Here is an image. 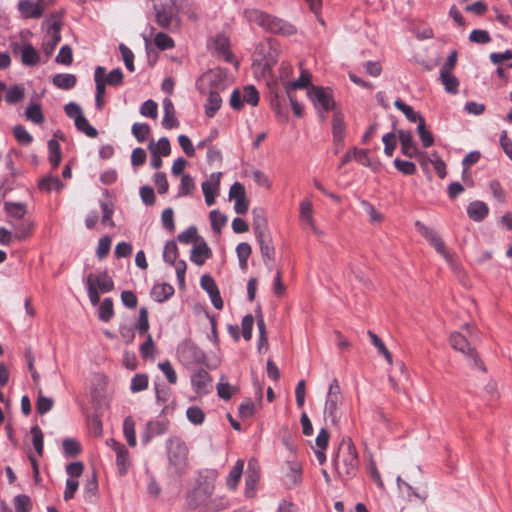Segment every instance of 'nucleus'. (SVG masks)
Returning <instances> with one entry per match:
<instances>
[{"mask_svg":"<svg viewBox=\"0 0 512 512\" xmlns=\"http://www.w3.org/2000/svg\"><path fill=\"white\" fill-rule=\"evenodd\" d=\"M18 10L25 19L40 18L44 11V1L38 0L37 2H33L31 0H20L18 2Z\"/></svg>","mask_w":512,"mask_h":512,"instance_id":"obj_14","label":"nucleus"},{"mask_svg":"<svg viewBox=\"0 0 512 512\" xmlns=\"http://www.w3.org/2000/svg\"><path fill=\"white\" fill-rule=\"evenodd\" d=\"M253 216V230L255 236H263L270 234L267 226V219L265 217V212L262 208H254L252 210Z\"/></svg>","mask_w":512,"mask_h":512,"instance_id":"obj_22","label":"nucleus"},{"mask_svg":"<svg viewBox=\"0 0 512 512\" xmlns=\"http://www.w3.org/2000/svg\"><path fill=\"white\" fill-rule=\"evenodd\" d=\"M259 246H260V252L263 257V261L265 264H267V261H271L274 258V247L272 245V239L270 234L258 236L256 237Z\"/></svg>","mask_w":512,"mask_h":512,"instance_id":"obj_28","label":"nucleus"},{"mask_svg":"<svg viewBox=\"0 0 512 512\" xmlns=\"http://www.w3.org/2000/svg\"><path fill=\"white\" fill-rule=\"evenodd\" d=\"M333 461L335 470L342 479H350L356 475L359 459L356 448L350 439L341 442Z\"/></svg>","mask_w":512,"mask_h":512,"instance_id":"obj_3","label":"nucleus"},{"mask_svg":"<svg viewBox=\"0 0 512 512\" xmlns=\"http://www.w3.org/2000/svg\"><path fill=\"white\" fill-rule=\"evenodd\" d=\"M396 481L399 489H402L403 487L406 488L408 498L413 496L420 499L422 502H425V500L427 499L428 494L426 491H416L408 482L404 481L400 476L397 477Z\"/></svg>","mask_w":512,"mask_h":512,"instance_id":"obj_49","label":"nucleus"},{"mask_svg":"<svg viewBox=\"0 0 512 512\" xmlns=\"http://www.w3.org/2000/svg\"><path fill=\"white\" fill-rule=\"evenodd\" d=\"M211 254V249L208 247L207 243L202 240L191 250L190 259L196 265L201 266L205 263L206 259L211 257Z\"/></svg>","mask_w":512,"mask_h":512,"instance_id":"obj_25","label":"nucleus"},{"mask_svg":"<svg viewBox=\"0 0 512 512\" xmlns=\"http://www.w3.org/2000/svg\"><path fill=\"white\" fill-rule=\"evenodd\" d=\"M62 446H63L64 454L68 457L77 456L81 452V445L75 439H71V438L64 439Z\"/></svg>","mask_w":512,"mask_h":512,"instance_id":"obj_54","label":"nucleus"},{"mask_svg":"<svg viewBox=\"0 0 512 512\" xmlns=\"http://www.w3.org/2000/svg\"><path fill=\"white\" fill-rule=\"evenodd\" d=\"M211 227L215 233H220L221 229L226 225L227 217L218 210L210 212Z\"/></svg>","mask_w":512,"mask_h":512,"instance_id":"obj_53","label":"nucleus"},{"mask_svg":"<svg viewBox=\"0 0 512 512\" xmlns=\"http://www.w3.org/2000/svg\"><path fill=\"white\" fill-rule=\"evenodd\" d=\"M210 382L211 377L205 369H199L191 376L192 386L198 394L207 393Z\"/></svg>","mask_w":512,"mask_h":512,"instance_id":"obj_21","label":"nucleus"},{"mask_svg":"<svg viewBox=\"0 0 512 512\" xmlns=\"http://www.w3.org/2000/svg\"><path fill=\"white\" fill-rule=\"evenodd\" d=\"M288 471L286 473V485L292 487L297 485L301 479V466L295 462H288Z\"/></svg>","mask_w":512,"mask_h":512,"instance_id":"obj_34","label":"nucleus"},{"mask_svg":"<svg viewBox=\"0 0 512 512\" xmlns=\"http://www.w3.org/2000/svg\"><path fill=\"white\" fill-rule=\"evenodd\" d=\"M179 354L183 359L187 360L188 362L199 363L203 361L205 357L204 352L198 346L191 342L184 343L179 348Z\"/></svg>","mask_w":512,"mask_h":512,"instance_id":"obj_20","label":"nucleus"},{"mask_svg":"<svg viewBox=\"0 0 512 512\" xmlns=\"http://www.w3.org/2000/svg\"><path fill=\"white\" fill-rule=\"evenodd\" d=\"M221 173H212L209 180H206L202 183V191L203 194H217L219 185H220V177Z\"/></svg>","mask_w":512,"mask_h":512,"instance_id":"obj_43","label":"nucleus"},{"mask_svg":"<svg viewBox=\"0 0 512 512\" xmlns=\"http://www.w3.org/2000/svg\"><path fill=\"white\" fill-rule=\"evenodd\" d=\"M169 462L177 470H182L187 464L188 448L178 438L169 439L167 442Z\"/></svg>","mask_w":512,"mask_h":512,"instance_id":"obj_8","label":"nucleus"},{"mask_svg":"<svg viewBox=\"0 0 512 512\" xmlns=\"http://www.w3.org/2000/svg\"><path fill=\"white\" fill-rule=\"evenodd\" d=\"M217 474L215 471L200 472L194 488L188 492L186 500L190 509H199L206 505L215 490Z\"/></svg>","mask_w":512,"mask_h":512,"instance_id":"obj_1","label":"nucleus"},{"mask_svg":"<svg viewBox=\"0 0 512 512\" xmlns=\"http://www.w3.org/2000/svg\"><path fill=\"white\" fill-rule=\"evenodd\" d=\"M200 285L208 293L213 306L218 310L222 309L223 300L214 279L210 275L205 274L200 279Z\"/></svg>","mask_w":512,"mask_h":512,"instance_id":"obj_15","label":"nucleus"},{"mask_svg":"<svg viewBox=\"0 0 512 512\" xmlns=\"http://www.w3.org/2000/svg\"><path fill=\"white\" fill-rule=\"evenodd\" d=\"M307 96L318 111L319 117L322 121L326 120L323 112L337 110L332 89L329 87L324 88L321 86H311L307 91Z\"/></svg>","mask_w":512,"mask_h":512,"instance_id":"obj_4","label":"nucleus"},{"mask_svg":"<svg viewBox=\"0 0 512 512\" xmlns=\"http://www.w3.org/2000/svg\"><path fill=\"white\" fill-rule=\"evenodd\" d=\"M14 54L19 55L21 62L25 66H35L40 61V56L37 50L31 44H15Z\"/></svg>","mask_w":512,"mask_h":512,"instance_id":"obj_16","label":"nucleus"},{"mask_svg":"<svg viewBox=\"0 0 512 512\" xmlns=\"http://www.w3.org/2000/svg\"><path fill=\"white\" fill-rule=\"evenodd\" d=\"M432 156L434 157V159H430L426 156V158L422 159V162L432 163L439 178H445L447 175L445 162L435 152L432 154Z\"/></svg>","mask_w":512,"mask_h":512,"instance_id":"obj_52","label":"nucleus"},{"mask_svg":"<svg viewBox=\"0 0 512 512\" xmlns=\"http://www.w3.org/2000/svg\"><path fill=\"white\" fill-rule=\"evenodd\" d=\"M398 138L401 144V152L409 158L420 157L421 160L426 158L425 153L418 150L416 143L413 140L412 133L410 131L398 130Z\"/></svg>","mask_w":512,"mask_h":512,"instance_id":"obj_12","label":"nucleus"},{"mask_svg":"<svg viewBox=\"0 0 512 512\" xmlns=\"http://www.w3.org/2000/svg\"><path fill=\"white\" fill-rule=\"evenodd\" d=\"M259 464L254 458L248 461L247 472L245 477L246 495L251 496L255 491L256 485L259 480Z\"/></svg>","mask_w":512,"mask_h":512,"instance_id":"obj_18","label":"nucleus"},{"mask_svg":"<svg viewBox=\"0 0 512 512\" xmlns=\"http://www.w3.org/2000/svg\"><path fill=\"white\" fill-rule=\"evenodd\" d=\"M86 286L91 285L101 293H108L114 289V281L107 271L97 274L90 273L85 280Z\"/></svg>","mask_w":512,"mask_h":512,"instance_id":"obj_13","label":"nucleus"},{"mask_svg":"<svg viewBox=\"0 0 512 512\" xmlns=\"http://www.w3.org/2000/svg\"><path fill=\"white\" fill-rule=\"evenodd\" d=\"M25 96V88L22 84H15L7 89L5 101L8 104H16Z\"/></svg>","mask_w":512,"mask_h":512,"instance_id":"obj_35","label":"nucleus"},{"mask_svg":"<svg viewBox=\"0 0 512 512\" xmlns=\"http://www.w3.org/2000/svg\"><path fill=\"white\" fill-rule=\"evenodd\" d=\"M61 23L56 19L47 21L46 35L42 44L46 55H51L57 44L61 41Z\"/></svg>","mask_w":512,"mask_h":512,"instance_id":"obj_9","label":"nucleus"},{"mask_svg":"<svg viewBox=\"0 0 512 512\" xmlns=\"http://www.w3.org/2000/svg\"><path fill=\"white\" fill-rule=\"evenodd\" d=\"M244 17L248 22L257 24L269 33L284 36L296 33V28L292 24L255 8L246 9L244 11Z\"/></svg>","mask_w":512,"mask_h":512,"instance_id":"obj_2","label":"nucleus"},{"mask_svg":"<svg viewBox=\"0 0 512 512\" xmlns=\"http://www.w3.org/2000/svg\"><path fill=\"white\" fill-rule=\"evenodd\" d=\"M74 123L77 130L85 133L88 137L95 138L98 135V131L96 130V128L89 124L88 120L84 115L78 116Z\"/></svg>","mask_w":512,"mask_h":512,"instance_id":"obj_46","label":"nucleus"},{"mask_svg":"<svg viewBox=\"0 0 512 512\" xmlns=\"http://www.w3.org/2000/svg\"><path fill=\"white\" fill-rule=\"evenodd\" d=\"M415 226L417 230L421 233V235L430 242V244L435 248V250L440 255H442L446 259V261L451 262L452 257L450 253L447 251L444 242L437 235V233L420 221H416Z\"/></svg>","mask_w":512,"mask_h":512,"instance_id":"obj_10","label":"nucleus"},{"mask_svg":"<svg viewBox=\"0 0 512 512\" xmlns=\"http://www.w3.org/2000/svg\"><path fill=\"white\" fill-rule=\"evenodd\" d=\"M300 219L310 226L315 233H318L312 217V203L308 200L302 201L300 204Z\"/></svg>","mask_w":512,"mask_h":512,"instance_id":"obj_36","label":"nucleus"},{"mask_svg":"<svg viewBox=\"0 0 512 512\" xmlns=\"http://www.w3.org/2000/svg\"><path fill=\"white\" fill-rule=\"evenodd\" d=\"M178 257V247L175 241H168L163 250V259L166 263L170 265H174L177 262Z\"/></svg>","mask_w":512,"mask_h":512,"instance_id":"obj_45","label":"nucleus"},{"mask_svg":"<svg viewBox=\"0 0 512 512\" xmlns=\"http://www.w3.org/2000/svg\"><path fill=\"white\" fill-rule=\"evenodd\" d=\"M105 68L102 66H97L94 72V80L96 86V94L95 96L104 97L105 94V86L107 85L104 81Z\"/></svg>","mask_w":512,"mask_h":512,"instance_id":"obj_47","label":"nucleus"},{"mask_svg":"<svg viewBox=\"0 0 512 512\" xmlns=\"http://www.w3.org/2000/svg\"><path fill=\"white\" fill-rule=\"evenodd\" d=\"M13 133L15 139L21 144V145H29L33 141V137L31 134L22 126V125H16L13 128Z\"/></svg>","mask_w":512,"mask_h":512,"instance_id":"obj_62","label":"nucleus"},{"mask_svg":"<svg viewBox=\"0 0 512 512\" xmlns=\"http://www.w3.org/2000/svg\"><path fill=\"white\" fill-rule=\"evenodd\" d=\"M100 207H101L102 214H103L102 220H101L102 224L107 225L109 227H114L115 223L112 220V215L114 213L113 204L110 202L101 201Z\"/></svg>","mask_w":512,"mask_h":512,"instance_id":"obj_56","label":"nucleus"},{"mask_svg":"<svg viewBox=\"0 0 512 512\" xmlns=\"http://www.w3.org/2000/svg\"><path fill=\"white\" fill-rule=\"evenodd\" d=\"M5 211L10 217L21 219L26 214V205L19 202H6L4 205Z\"/></svg>","mask_w":512,"mask_h":512,"instance_id":"obj_42","label":"nucleus"},{"mask_svg":"<svg viewBox=\"0 0 512 512\" xmlns=\"http://www.w3.org/2000/svg\"><path fill=\"white\" fill-rule=\"evenodd\" d=\"M440 81L444 85V89L449 94H457L459 91V80L451 72L440 70Z\"/></svg>","mask_w":512,"mask_h":512,"instance_id":"obj_30","label":"nucleus"},{"mask_svg":"<svg viewBox=\"0 0 512 512\" xmlns=\"http://www.w3.org/2000/svg\"><path fill=\"white\" fill-rule=\"evenodd\" d=\"M488 213L489 208L483 201H472L467 207L468 217L475 222H481L484 220Z\"/></svg>","mask_w":512,"mask_h":512,"instance_id":"obj_23","label":"nucleus"},{"mask_svg":"<svg viewBox=\"0 0 512 512\" xmlns=\"http://www.w3.org/2000/svg\"><path fill=\"white\" fill-rule=\"evenodd\" d=\"M342 403L341 389L338 380L334 378L328 388V393L325 402L324 414L333 425L339 423L341 412L340 405Z\"/></svg>","mask_w":512,"mask_h":512,"instance_id":"obj_6","label":"nucleus"},{"mask_svg":"<svg viewBox=\"0 0 512 512\" xmlns=\"http://www.w3.org/2000/svg\"><path fill=\"white\" fill-rule=\"evenodd\" d=\"M243 468L244 461L239 459L230 470L226 483L231 490H235L237 488L238 482L243 473Z\"/></svg>","mask_w":512,"mask_h":512,"instance_id":"obj_33","label":"nucleus"},{"mask_svg":"<svg viewBox=\"0 0 512 512\" xmlns=\"http://www.w3.org/2000/svg\"><path fill=\"white\" fill-rule=\"evenodd\" d=\"M230 502L224 496H217L207 501L206 505L199 512H221L227 508H229Z\"/></svg>","mask_w":512,"mask_h":512,"instance_id":"obj_29","label":"nucleus"},{"mask_svg":"<svg viewBox=\"0 0 512 512\" xmlns=\"http://www.w3.org/2000/svg\"><path fill=\"white\" fill-rule=\"evenodd\" d=\"M164 116L162 126L165 129H172L179 126V121L175 117V108L173 102L169 98L163 100Z\"/></svg>","mask_w":512,"mask_h":512,"instance_id":"obj_24","label":"nucleus"},{"mask_svg":"<svg viewBox=\"0 0 512 512\" xmlns=\"http://www.w3.org/2000/svg\"><path fill=\"white\" fill-rule=\"evenodd\" d=\"M394 106L400 110L410 122H420V119H424L421 115L416 113L413 108L405 104L402 100L397 99L394 102Z\"/></svg>","mask_w":512,"mask_h":512,"instance_id":"obj_41","label":"nucleus"},{"mask_svg":"<svg viewBox=\"0 0 512 512\" xmlns=\"http://www.w3.org/2000/svg\"><path fill=\"white\" fill-rule=\"evenodd\" d=\"M450 345L453 349L464 354L471 360V366L479 368L481 371L486 372V367L478 357L475 349L471 347L468 340L459 332H453L449 338Z\"/></svg>","mask_w":512,"mask_h":512,"instance_id":"obj_7","label":"nucleus"},{"mask_svg":"<svg viewBox=\"0 0 512 512\" xmlns=\"http://www.w3.org/2000/svg\"><path fill=\"white\" fill-rule=\"evenodd\" d=\"M131 131L136 140L142 143L150 134V127L146 123H134Z\"/></svg>","mask_w":512,"mask_h":512,"instance_id":"obj_58","label":"nucleus"},{"mask_svg":"<svg viewBox=\"0 0 512 512\" xmlns=\"http://www.w3.org/2000/svg\"><path fill=\"white\" fill-rule=\"evenodd\" d=\"M114 316L113 301L111 298H105L98 310V318L103 322H108Z\"/></svg>","mask_w":512,"mask_h":512,"instance_id":"obj_39","label":"nucleus"},{"mask_svg":"<svg viewBox=\"0 0 512 512\" xmlns=\"http://www.w3.org/2000/svg\"><path fill=\"white\" fill-rule=\"evenodd\" d=\"M149 150L150 152L154 150L156 154L164 157L169 156L171 153L170 141L167 137H161L156 144L154 142L149 144Z\"/></svg>","mask_w":512,"mask_h":512,"instance_id":"obj_40","label":"nucleus"},{"mask_svg":"<svg viewBox=\"0 0 512 512\" xmlns=\"http://www.w3.org/2000/svg\"><path fill=\"white\" fill-rule=\"evenodd\" d=\"M151 293L155 301L162 303L174 294V288L168 283L157 284L152 288Z\"/></svg>","mask_w":512,"mask_h":512,"instance_id":"obj_32","label":"nucleus"},{"mask_svg":"<svg viewBox=\"0 0 512 512\" xmlns=\"http://www.w3.org/2000/svg\"><path fill=\"white\" fill-rule=\"evenodd\" d=\"M64 184L57 176H47L40 180L39 188L42 191L50 192L52 190H61Z\"/></svg>","mask_w":512,"mask_h":512,"instance_id":"obj_37","label":"nucleus"},{"mask_svg":"<svg viewBox=\"0 0 512 512\" xmlns=\"http://www.w3.org/2000/svg\"><path fill=\"white\" fill-rule=\"evenodd\" d=\"M25 116L35 124H42L44 122V115L42 113L41 106L38 103L30 104L26 108Z\"/></svg>","mask_w":512,"mask_h":512,"instance_id":"obj_44","label":"nucleus"},{"mask_svg":"<svg viewBox=\"0 0 512 512\" xmlns=\"http://www.w3.org/2000/svg\"><path fill=\"white\" fill-rule=\"evenodd\" d=\"M112 449L116 453V464L120 475H125L130 466L129 452L127 448L114 440H112Z\"/></svg>","mask_w":512,"mask_h":512,"instance_id":"obj_19","label":"nucleus"},{"mask_svg":"<svg viewBox=\"0 0 512 512\" xmlns=\"http://www.w3.org/2000/svg\"><path fill=\"white\" fill-rule=\"evenodd\" d=\"M30 433L32 434V443L36 453L42 456L44 451L42 430L38 426H33Z\"/></svg>","mask_w":512,"mask_h":512,"instance_id":"obj_51","label":"nucleus"},{"mask_svg":"<svg viewBox=\"0 0 512 512\" xmlns=\"http://www.w3.org/2000/svg\"><path fill=\"white\" fill-rule=\"evenodd\" d=\"M186 415L188 420L194 425H200L204 422L205 414L198 406H191L187 409Z\"/></svg>","mask_w":512,"mask_h":512,"instance_id":"obj_64","label":"nucleus"},{"mask_svg":"<svg viewBox=\"0 0 512 512\" xmlns=\"http://www.w3.org/2000/svg\"><path fill=\"white\" fill-rule=\"evenodd\" d=\"M243 100L251 106H257L259 103V93L253 85H247L243 88Z\"/></svg>","mask_w":512,"mask_h":512,"instance_id":"obj_59","label":"nucleus"},{"mask_svg":"<svg viewBox=\"0 0 512 512\" xmlns=\"http://www.w3.org/2000/svg\"><path fill=\"white\" fill-rule=\"evenodd\" d=\"M48 150H49V162L53 166V168H56L59 166L61 162V149L60 144L55 139H50L48 141Z\"/></svg>","mask_w":512,"mask_h":512,"instance_id":"obj_38","label":"nucleus"},{"mask_svg":"<svg viewBox=\"0 0 512 512\" xmlns=\"http://www.w3.org/2000/svg\"><path fill=\"white\" fill-rule=\"evenodd\" d=\"M417 132L419 134L423 147L428 148L433 145L434 137L431 134V132L426 129L424 119H420V122L418 123L417 126Z\"/></svg>","mask_w":512,"mask_h":512,"instance_id":"obj_48","label":"nucleus"},{"mask_svg":"<svg viewBox=\"0 0 512 512\" xmlns=\"http://www.w3.org/2000/svg\"><path fill=\"white\" fill-rule=\"evenodd\" d=\"M214 45L216 51L225 56L226 60L228 61L231 54L229 51V42L228 39L224 35H217L214 40Z\"/></svg>","mask_w":512,"mask_h":512,"instance_id":"obj_63","label":"nucleus"},{"mask_svg":"<svg viewBox=\"0 0 512 512\" xmlns=\"http://www.w3.org/2000/svg\"><path fill=\"white\" fill-rule=\"evenodd\" d=\"M224 80V76L220 70H210L201 76L199 80V89L202 93H204L205 88L203 85H208L210 90L219 91L220 89L224 88Z\"/></svg>","mask_w":512,"mask_h":512,"instance_id":"obj_17","label":"nucleus"},{"mask_svg":"<svg viewBox=\"0 0 512 512\" xmlns=\"http://www.w3.org/2000/svg\"><path fill=\"white\" fill-rule=\"evenodd\" d=\"M194 188L195 184L193 178L189 174H183L181 177L178 196L183 197L191 194Z\"/></svg>","mask_w":512,"mask_h":512,"instance_id":"obj_61","label":"nucleus"},{"mask_svg":"<svg viewBox=\"0 0 512 512\" xmlns=\"http://www.w3.org/2000/svg\"><path fill=\"white\" fill-rule=\"evenodd\" d=\"M14 507L16 512H30L32 508L30 497L25 494L15 496Z\"/></svg>","mask_w":512,"mask_h":512,"instance_id":"obj_60","label":"nucleus"},{"mask_svg":"<svg viewBox=\"0 0 512 512\" xmlns=\"http://www.w3.org/2000/svg\"><path fill=\"white\" fill-rule=\"evenodd\" d=\"M134 426V421L132 420L131 417H127L124 420L123 432L127 440V443L132 447L136 445V435Z\"/></svg>","mask_w":512,"mask_h":512,"instance_id":"obj_55","label":"nucleus"},{"mask_svg":"<svg viewBox=\"0 0 512 512\" xmlns=\"http://www.w3.org/2000/svg\"><path fill=\"white\" fill-rule=\"evenodd\" d=\"M368 336L370 337V340L372 344L378 349V351L385 357V359L388 361L389 364L392 363V355L386 348L383 341L372 331H368Z\"/></svg>","mask_w":512,"mask_h":512,"instance_id":"obj_57","label":"nucleus"},{"mask_svg":"<svg viewBox=\"0 0 512 512\" xmlns=\"http://www.w3.org/2000/svg\"><path fill=\"white\" fill-rule=\"evenodd\" d=\"M155 21L163 29L177 28L178 9L174 0H158L154 4Z\"/></svg>","mask_w":512,"mask_h":512,"instance_id":"obj_5","label":"nucleus"},{"mask_svg":"<svg viewBox=\"0 0 512 512\" xmlns=\"http://www.w3.org/2000/svg\"><path fill=\"white\" fill-rule=\"evenodd\" d=\"M221 104L222 98L220 97L219 91L209 90L207 102L205 104L206 116L209 118L214 117L217 111L220 109Z\"/></svg>","mask_w":512,"mask_h":512,"instance_id":"obj_26","label":"nucleus"},{"mask_svg":"<svg viewBox=\"0 0 512 512\" xmlns=\"http://www.w3.org/2000/svg\"><path fill=\"white\" fill-rule=\"evenodd\" d=\"M344 115L341 111L335 110L332 119V135L337 142H341V137L345 138Z\"/></svg>","mask_w":512,"mask_h":512,"instance_id":"obj_27","label":"nucleus"},{"mask_svg":"<svg viewBox=\"0 0 512 512\" xmlns=\"http://www.w3.org/2000/svg\"><path fill=\"white\" fill-rule=\"evenodd\" d=\"M225 376L221 377L220 382L217 384V394L221 399L229 400L237 391V388L224 382Z\"/></svg>","mask_w":512,"mask_h":512,"instance_id":"obj_50","label":"nucleus"},{"mask_svg":"<svg viewBox=\"0 0 512 512\" xmlns=\"http://www.w3.org/2000/svg\"><path fill=\"white\" fill-rule=\"evenodd\" d=\"M52 82L57 88L70 90L76 85L77 78L74 74L59 73L53 76Z\"/></svg>","mask_w":512,"mask_h":512,"instance_id":"obj_31","label":"nucleus"},{"mask_svg":"<svg viewBox=\"0 0 512 512\" xmlns=\"http://www.w3.org/2000/svg\"><path fill=\"white\" fill-rule=\"evenodd\" d=\"M255 54L261 61L264 62L265 66H273L278 57V50L276 47V41L268 39L264 42L259 43L256 46Z\"/></svg>","mask_w":512,"mask_h":512,"instance_id":"obj_11","label":"nucleus"}]
</instances>
